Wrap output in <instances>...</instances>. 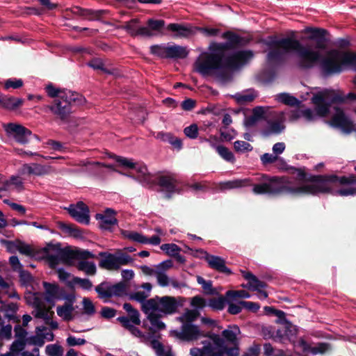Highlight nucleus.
Wrapping results in <instances>:
<instances>
[{
    "label": "nucleus",
    "instance_id": "774afa93",
    "mask_svg": "<svg viewBox=\"0 0 356 356\" xmlns=\"http://www.w3.org/2000/svg\"><path fill=\"white\" fill-rule=\"evenodd\" d=\"M172 267V262L171 260L163 261L156 266V271H160L161 273H166V271Z\"/></svg>",
    "mask_w": 356,
    "mask_h": 356
},
{
    "label": "nucleus",
    "instance_id": "39448f33",
    "mask_svg": "<svg viewBox=\"0 0 356 356\" xmlns=\"http://www.w3.org/2000/svg\"><path fill=\"white\" fill-rule=\"evenodd\" d=\"M320 67L325 76L339 74L348 67L356 70V54L337 49L330 50L321 59Z\"/></svg>",
    "mask_w": 356,
    "mask_h": 356
},
{
    "label": "nucleus",
    "instance_id": "cd10ccee",
    "mask_svg": "<svg viewBox=\"0 0 356 356\" xmlns=\"http://www.w3.org/2000/svg\"><path fill=\"white\" fill-rule=\"evenodd\" d=\"M74 311L73 302L71 301L65 302L63 305L58 306L56 309L58 316L67 321L73 318Z\"/></svg>",
    "mask_w": 356,
    "mask_h": 356
},
{
    "label": "nucleus",
    "instance_id": "c03bdc74",
    "mask_svg": "<svg viewBox=\"0 0 356 356\" xmlns=\"http://www.w3.org/2000/svg\"><path fill=\"white\" fill-rule=\"evenodd\" d=\"M123 308L129 314V318L134 324H140V314L138 310L134 309L129 303H124Z\"/></svg>",
    "mask_w": 356,
    "mask_h": 356
},
{
    "label": "nucleus",
    "instance_id": "20e7f679",
    "mask_svg": "<svg viewBox=\"0 0 356 356\" xmlns=\"http://www.w3.org/2000/svg\"><path fill=\"white\" fill-rule=\"evenodd\" d=\"M44 294L28 291L25 294L26 303L35 308L34 315L44 320L50 318V309L58 298L59 288L56 284L43 282Z\"/></svg>",
    "mask_w": 356,
    "mask_h": 356
},
{
    "label": "nucleus",
    "instance_id": "9d476101",
    "mask_svg": "<svg viewBox=\"0 0 356 356\" xmlns=\"http://www.w3.org/2000/svg\"><path fill=\"white\" fill-rule=\"evenodd\" d=\"M102 259L99 261V266L108 270H118L122 266L127 265L133 261L131 257L120 251L115 254L108 252H100Z\"/></svg>",
    "mask_w": 356,
    "mask_h": 356
},
{
    "label": "nucleus",
    "instance_id": "de8ad7c7",
    "mask_svg": "<svg viewBox=\"0 0 356 356\" xmlns=\"http://www.w3.org/2000/svg\"><path fill=\"white\" fill-rule=\"evenodd\" d=\"M277 99L285 104L290 106H299L300 102L288 93H281L277 96Z\"/></svg>",
    "mask_w": 356,
    "mask_h": 356
},
{
    "label": "nucleus",
    "instance_id": "49530a36",
    "mask_svg": "<svg viewBox=\"0 0 356 356\" xmlns=\"http://www.w3.org/2000/svg\"><path fill=\"white\" fill-rule=\"evenodd\" d=\"M239 333V329L236 326L229 327L228 329L225 330L222 332V336L224 338L229 341L235 344L237 335Z\"/></svg>",
    "mask_w": 356,
    "mask_h": 356
},
{
    "label": "nucleus",
    "instance_id": "9b49d317",
    "mask_svg": "<svg viewBox=\"0 0 356 356\" xmlns=\"http://www.w3.org/2000/svg\"><path fill=\"white\" fill-rule=\"evenodd\" d=\"M224 350L223 339L214 334L202 349L193 348L191 349L190 353L191 356H224Z\"/></svg>",
    "mask_w": 356,
    "mask_h": 356
},
{
    "label": "nucleus",
    "instance_id": "338daca9",
    "mask_svg": "<svg viewBox=\"0 0 356 356\" xmlns=\"http://www.w3.org/2000/svg\"><path fill=\"white\" fill-rule=\"evenodd\" d=\"M23 85V81L22 79H8L5 83V88L6 89L13 88H19L22 87Z\"/></svg>",
    "mask_w": 356,
    "mask_h": 356
},
{
    "label": "nucleus",
    "instance_id": "2f4dec72",
    "mask_svg": "<svg viewBox=\"0 0 356 356\" xmlns=\"http://www.w3.org/2000/svg\"><path fill=\"white\" fill-rule=\"evenodd\" d=\"M210 145L215 148L218 154L226 161L234 163L235 158L232 152L227 147L222 145H216L211 140H207Z\"/></svg>",
    "mask_w": 356,
    "mask_h": 356
},
{
    "label": "nucleus",
    "instance_id": "3c124183",
    "mask_svg": "<svg viewBox=\"0 0 356 356\" xmlns=\"http://www.w3.org/2000/svg\"><path fill=\"white\" fill-rule=\"evenodd\" d=\"M153 347L159 356H175L170 348H165L159 342L154 341Z\"/></svg>",
    "mask_w": 356,
    "mask_h": 356
},
{
    "label": "nucleus",
    "instance_id": "680f3d73",
    "mask_svg": "<svg viewBox=\"0 0 356 356\" xmlns=\"http://www.w3.org/2000/svg\"><path fill=\"white\" fill-rule=\"evenodd\" d=\"M24 343L20 340L15 341L10 348V351L15 355H17L18 353L24 348Z\"/></svg>",
    "mask_w": 356,
    "mask_h": 356
},
{
    "label": "nucleus",
    "instance_id": "4468645a",
    "mask_svg": "<svg viewBox=\"0 0 356 356\" xmlns=\"http://www.w3.org/2000/svg\"><path fill=\"white\" fill-rule=\"evenodd\" d=\"M335 113L330 122L332 127L341 129L344 133L356 132V124L346 116L343 111L334 108Z\"/></svg>",
    "mask_w": 356,
    "mask_h": 356
},
{
    "label": "nucleus",
    "instance_id": "a878e982",
    "mask_svg": "<svg viewBox=\"0 0 356 356\" xmlns=\"http://www.w3.org/2000/svg\"><path fill=\"white\" fill-rule=\"evenodd\" d=\"M142 310L147 315V318L151 323L149 330L153 332H156L157 331L163 330L165 328V323L160 320L161 316H159V314L151 311L148 312V310L145 308H142Z\"/></svg>",
    "mask_w": 356,
    "mask_h": 356
},
{
    "label": "nucleus",
    "instance_id": "aec40b11",
    "mask_svg": "<svg viewBox=\"0 0 356 356\" xmlns=\"http://www.w3.org/2000/svg\"><path fill=\"white\" fill-rule=\"evenodd\" d=\"M122 234L124 238L143 244H152L156 245L161 243V239L158 236H153L151 238H147L140 233L128 230H122Z\"/></svg>",
    "mask_w": 356,
    "mask_h": 356
},
{
    "label": "nucleus",
    "instance_id": "e2e57ef3",
    "mask_svg": "<svg viewBox=\"0 0 356 356\" xmlns=\"http://www.w3.org/2000/svg\"><path fill=\"white\" fill-rule=\"evenodd\" d=\"M284 332L286 334V339L290 341L292 340L297 332L296 326L287 323L284 327Z\"/></svg>",
    "mask_w": 356,
    "mask_h": 356
},
{
    "label": "nucleus",
    "instance_id": "473e14b6",
    "mask_svg": "<svg viewBox=\"0 0 356 356\" xmlns=\"http://www.w3.org/2000/svg\"><path fill=\"white\" fill-rule=\"evenodd\" d=\"M265 286L266 284L263 282L259 280L250 273L246 272V289L252 291H259Z\"/></svg>",
    "mask_w": 356,
    "mask_h": 356
},
{
    "label": "nucleus",
    "instance_id": "dca6fc26",
    "mask_svg": "<svg viewBox=\"0 0 356 356\" xmlns=\"http://www.w3.org/2000/svg\"><path fill=\"white\" fill-rule=\"evenodd\" d=\"M197 257L204 259L209 266L219 272L229 273L230 270L225 266V261L223 258L209 254L203 250L197 251Z\"/></svg>",
    "mask_w": 356,
    "mask_h": 356
},
{
    "label": "nucleus",
    "instance_id": "5701e85b",
    "mask_svg": "<svg viewBox=\"0 0 356 356\" xmlns=\"http://www.w3.org/2000/svg\"><path fill=\"white\" fill-rule=\"evenodd\" d=\"M54 339L53 333L46 327H36V335L31 338V341L33 344L42 346L44 340L51 341Z\"/></svg>",
    "mask_w": 356,
    "mask_h": 356
},
{
    "label": "nucleus",
    "instance_id": "4c0bfd02",
    "mask_svg": "<svg viewBox=\"0 0 356 356\" xmlns=\"http://www.w3.org/2000/svg\"><path fill=\"white\" fill-rule=\"evenodd\" d=\"M265 109L264 107L257 106L254 108L250 117H246V127L253 125L264 116Z\"/></svg>",
    "mask_w": 356,
    "mask_h": 356
},
{
    "label": "nucleus",
    "instance_id": "412c9836",
    "mask_svg": "<svg viewBox=\"0 0 356 356\" xmlns=\"http://www.w3.org/2000/svg\"><path fill=\"white\" fill-rule=\"evenodd\" d=\"M164 25L165 22L163 20L150 19L147 22V26H142L140 31L142 33V36L150 37L156 35L161 33Z\"/></svg>",
    "mask_w": 356,
    "mask_h": 356
},
{
    "label": "nucleus",
    "instance_id": "f257e3e1",
    "mask_svg": "<svg viewBox=\"0 0 356 356\" xmlns=\"http://www.w3.org/2000/svg\"><path fill=\"white\" fill-rule=\"evenodd\" d=\"M252 190L259 195L286 193L297 195L331 193L342 197L356 196V176L320 175L307 180L305 173L298 172L296 177L291 178L264 177L263 182L254 185Z\"/></svg>",
    "mask_w": 356,
    "mask_h": 356
},
{
    "label": "nucleus",
    "instance_id": "f3484780",
    "mask_svg": "<svg viewBox=\"0 0 356 356\" xmlns=\"http://www.w3.org/2000/svg\"><path fill=\"white\" fill-rule=\"evenodd\" d=\"M173 332L179 339L186 341L197 339L204 336V333L200 331L198 327L191 323H184L180 332L174 331Z\"/></svg>",
    "mask_w": 356,
    "mask_h": 356
},
{
    "label": "nucleus",
    "instance_id": "7c9ffc66",
    "mask_svg": "<svg viewBox=\"0 0 356 356\" xmlns=\"http://www.w3.org/2000/svg\"><path fill=\"white\" fill-rule=\"evenodd\" d=\"M136 179L144 184H150L152 182V176L148 173L146 166L136 163Z\"/></svg>",
    "mask_w": 356,
    "mask_h": 356
},
{
    "label": "nucleus",
    "instance_id": "6e6552de",
    "mask_svg": "<svg viewBox=\"0 0 356 356\" xmlns=\"http://www.w3.org/2000/svg\"><path fill=\"white\" fill-rule=\"evenodd\" d=\"M178 305L175 298L172 296H156L147 300L142 305L141 308H145L148 312L151 311L159 314V316L170 315L177 311Z\"/></svg>",
    "mask_w": 356,
    "mask_h": 356
},
{
    "label": "nucleus",
    "instance_id": "bb28decb",
    "mask_svg": "<svg viewBox=\"0 0 356 356\" xmlns=\"http://www.w3.org/2000/svg\"><path fill=\"white\" fill-rule=\"evenodd\" d=\"M297 346L300 347L304 352H310L313 355L323 354L329 349L328 344L324 343H318L310 348L309 344L303 339H300L298 341Z\"/></svg>",
    "mask_w": 356,
    "mask_h": 356
},
{
    "label": "nucleus",
    "instance_id": "bf43d9fd",
    "mask_svg": "<svg viewBox=\"0 0 356 356\" xmlns=\"http://www.w3.org/2000/svg\"><path fill=\"white\" fill-rule=\"evenodd\" d=\"M197 282L200 284L204 291L207 293H213L212 283L211 281H207L200 276L197 277Z\"/></svg>",
    "mask_w": 356,
    "mask_h": 356
},
{
    "label": "nucleus",
    "instance_id": "6ab92c4d",
    "mask_svg": "<svg viewBox=\"0 0 356 356\" xmlns=\"http://www.w3.org/2000/svg\"><path fill=\"white\" fill-rule=\"evenodd\" d=\"M115 211L107 209L103 213H97L96 219L99 221V227L103 229H110L113 226L117 225L118 220L115 217Z\"/></svg>",
    "mask_w": 356,
    "mask_h": 356
},
{
    "label": "nucleus",
    "instance_id": "69168bd1",
    "mask_svg": "<svg viewBox=\"0 0 356 356\" xmlns=\"http://www.w3.org/2000/svg\"><path fill=\"white\" fill-rule=\"evenodd\" d=\"M83 307L84 312L87 314L91 315L95 313V307L92 301L88 298H83Z\"/></svg>",
    "mask_w": 356,
    "mask_h": 356
},
{
    "label": "nucleus",
    "instance_id": "423d86ee",
    "mask_svg": "<svg viewBox=\"0 0 356 356\" xmlns=\"http://www.w3.org/2000/svg\"><path fill=\"white\" fill-rule=\"evenodd\" d=\"M340 96L333 90L323 89L313 95L312 102L315 106V112L310 108L302 109V118L307 121L314 120L316 116H326L330 112V104L333 102L342 101Z\"/></svg>",
    "mask_w": 356,
    "mask_h": 356
},
{
    "label": "nucleus",
    "instance_id": "72a5a7b5",
    "mask_svg": "<svg viewBox=\"0 0 356 356\" xmlns=\"http://www.w3.org/2000/svg\"><path fill=\"white\" fill-rule=\"evenodd\" d=\"M226 298L227 303H233L241 306L245 305V293L243 291H227Z\"/></svg>",
    "mask_w": 356,
    "mask_h": 356
},
{
    "label": "nucleus",
    "instance_id": "b1692460",
    "mask_svg": "<svg viewBox=\"0 0 356 356\" xmlns=\"http://www.w3.org/2000/svg\"><path fill=\"white\" fill-rule=\"evenodd\" d=\"M152 289V286L150 283H143L136 289L134 293L131 294L130 298L143 304L147 301L145 300L149 296Z\"/></svg>",
    "mask_w": 356,
    "mask_h": 356
},
{
    "label": "nucleus",
    "instance_id": "1a4fd4ad",
    "mask_svg": "<svg viewBox=\"0 0 356 356\" xmlns=\"http://www.w3.org/2000/svg\"><path fill=\"white\" fill-rule=\"evenodd\" d=\"M66 95L67 97L64 99H55L54 104L49 106L51 112L60 119H65L70 113L72 104H82L85 102L83 97L78 93L67 92Z\"/></svg>",
    "mask_w": 356,
    "mask_h": 356
},
{
    "label": "nucleus",
    "instance_id": "6e6d98bb",
    "mask_svg": "<svg viewBox=\"0 0 356 356\" xmlns=\"http://www.w3.org/2000/svg\"><path fill=\"white\" fill-rule=\"evenodd\" d=\"M226 303H227V298H224V297H218L217 298H213L212 300H211L210 302H209V305L213 308V309H222Z\"/></svg>",
    "mask_w": 356,
    "mask_h": 356
},
{
    "label": "nucleus",
    "instance_id": "a211bd4d",
    "mask_svg": "<svg viewBox=\"0 0 356 356\" xmlns=\"http://www.w3.org/2000/svg\"><path fill=\"white\" fill-rule=\"evenodd\" d=\"M67 211L71 216L78 222L88 224L90 219L88 208L82 202H79L75 205H70L67 208Z\"/></svg>",
    "mask_w": 356,
    "mask_h": 356
},
{
    "label": "nucleus",
    "instance_id": "603ef678",
    "mask_svg": "<svg viewBox=\"0 0 356 356\" xmlns=\"http://www.w3.org/2000/svg\"><path fill=\"white\" fill-rule=\"evenodd\" d=\"M244 181L242 179H235L222 182L220 184L221 190L238 188L243 186Z\"/></svg>",
    "mask_w": 356,
    "mask_h": 356
},
{
    "label": "nucleus",
    "instance_id": "0e129e2a",
    "mask_svg": "<svg viewBox=\"0 0 356 356\" xmlns=\"http://www.w3.org/2000/svg\"><path fill=\"white\" fill-rule=\"evenodd\" d=\"M161 249L165 251L167 254L170 255H175L179 251L178 246L175 244H163L161 246Z\"/></svg>",
    "mask_w": 356,
    "mask_h": 356
},
{
    "label": "nucleus",
    "instance_id": "5fc2aeb1",
    "mask_svg": "<svg viewBox=\"0 0 356 356\" xmlns=\"http://www.w3.org/2000/svg\"><path fill=\"white\" fill-rule=\"evenodd\" d=\"M130 333L139 339L140 342L146 343L148 342L150 339L151 336L149 334H144L143 332H141L138 328L136 327H134L131 328V330L130 331Z\"/></svg>",
    "mask_w": 356,
    "mask_h": 356
},
{
    "label": "nucleus",
    "instance_id": "2eb2a0df",
    "mask_svg": "<svg viewBox=\"0 0 356 356\" xmlns=\"http://www.w3.org/2000/svg\"><path fill=\"white\" fill-rule=\"evenodd\" d=\"M99 296L102 299H107L113 296H122L126 293V285L122 282L111 285L101 284L95 288Z\"/></svg>",
    "mask_w": 356,
    "mask_h": 356
},
{
    "label": "nucleus",
    "instance_id": "ea45409f",
    "mask_svg": "<svg viewBox=\"0 0 356 356\" xmlns=\"http://www.w3.org/2000/svg\"><path fill=\"white\" fill-rule=\"evenodd\" d=\"M23 103V100L15 97H3L0 100L1 106L9 110H14L20 106Z\"/></svg>",
    "mask_w": 356,
    "mask_h": 356
},
{
    "label": "nucleus",
    "instance_id": "7ed1b4c3",
    "mask_svg": "<svg viewBox=\"0 0 356 356\" xmlns=\"http://www.w3.org/2000/svg\"><path fill=\"white\" fill-rule=\"evenodd\" d=\"M265 44L267 47L265 70L270 74L277 70L290 51L296 53L298 65L301 68H312L321 60V55L318 50L309 45H303L293 37L281 39L270 37Z\"/></svg>",
    "mask_w": 356,
    "mask_h": 356
},
{
    "label": "nucleus",
    "instance_id": "f704fd0d",
    "mask_svg": "<svg viewBox=\"0 0 356 356\" xmlns=\"http://www.w3.org/2000/svg\"><path fill=\"white\" fill-rule=\"evenodd\" d=\"M285 126L282 122L280 121H269L267 127L264 131L265 136H269L272 134H279L284 131Z\"/></svg>",
    "mask_w": 356,
    "mask_h": 356
},
{
    "label": "nucleus",
    "instance_id": "0eeeda50",
    "mask_svg": "<svg viewBox=\"0 0 356 356\" xmlns=\"http://www.w3.org/2000/svg\"><path fill=\"white\" fill-rule=\"evenodd\" d=\"M42 254L51 268H56L60 264L70 265L72 264V259L75 256H79L83 259L94 257V255L87 250H79L76 252L63 250L57 249L52 245H48L45 247L42 250Z\"/></svg>",
    "mask_w": 356,
    "mask_h": 356
},
{
    "label": "nucleus",
    "instance_id": "393cba45",
    "mask_svg": "<svg viewBox=\"0 0 356 356\" xmlns=\"http://www.w3.org/2000/svg\"><path fill=\"white\" fill-rule=\"evenodd\" d=\"M155 277L156 278L158 285L161 287L171 286L175 289H179L183 286V284L176 279L170 277L166 273L156 271Z\"/></svg>",
    "mask_w": 356,
    "mask_h": 356
},
{
    "label": "nucleus",
    "instance_id": "c9c22d12",
    "mask_svg": "<svg viewBox=\"0 0 356 356\" xmlns=\"http://www.w3.org/2000/svg\"><path fill=\"white\" fill-rule=\"evenodd\" d=\"M108 157L113 159L118 163V166L124 170H134L136 168V163L132 159L111 154H108Z\"/></svg>",
    "mask_w": 356,
    "mask_h": 356
},
{
    "label": "nucleus",
    "instance_id": "37998d69",
    "mask_svg": "<svg viewBox=\"0 0 356 356\" xmlns=\"http://www.w3.org/2000/svg\"><path fill=\"white\" fill-rule=\"evenodd\" d=\"M200 315L199 311L196 309H186L185 312L177 319L184 323H191L194 321Z\"/></svg>",
    "mask_w": 356,
    "mask_h": 356
},
{
    "label": "nucleus",
    "instance_id": "052dcab7",
    "mask_svg": "<svg viewBox=\"0 0 356 356\" xmlns=\"http://www.w3.org/2000/svg\"><path fill=\"white\" fill-rule=\"evenodd\" d=\"M74 283L79 284L82 289L89 290L92 288V282L88 279L74 277L72 279Z\"/></svg>",
    "mask_w": 356,
    "mask_h": 356
},
{
    "label": "nucleus",
    "instance_id": "c756f323",
    "mask_svg": "<svg viewBox=\"0 0 356 356\" xmlns=\"http://www.w3.org/2000/svg\"><path fill=\"white\" fill-rule=\"evenodd\" d=\"M303 32L309 33V39L316 40L318 44L325 41V37L327 31L325 29L307 27L305 29Z\"/></svg>",
    "mask_w": 356,
    "mask_h": 356
},
{
    "label": "nucleus",
    "instance_id": "ddd939ff",
    "mask_svg": "<svg viewBox=\"0 0 356 356\" xmlns=\"http://www.w3.org/2000/svg\"><path fill=\"white\" fill-rule=\"evenodd\" d=\"M3 127L9 138L22 145L28 143L33 136L29 129L19 124H3Z\"/></svg>",
    "mask_w": 356,
    "mask_h": 356
},
{
    "label": "nucleus",
    "instance_id": "864d4df0",
    "mask_svg": "<svg viewBox=\"0 0 356 356\" xmlns=\"http://www.w3.org/2000/svg\"><path fill=\"white\" fill-rule=\"evenodd\" d=\"M63 353L60 346L56 344H50L46 346V354L48 356H62Z\"/></svg>",
    "mask_w": 356,
    "mask_h": 356
},
{
    "label": "nucleus",
    "instance_id": "8fccbe9b",
    "mask_svg": "<svg viewBox=\"0 0 356 356\" xmlns=\"http://www.w3.org/2000/svg\"><path fill=\"white\" fill-rule=\"evenodd\" d=\"M142 26H138V19H134L128 22L124 26V29L131 35H142L140 29Z\"/></svg>",
    "mask_w": 356,
    "mask_h": 356
},
{
    "label": "nucleus",
    "instance_id": "13d9d810",
    "mask_svg": "<svg viewBox=\"0 0 356 356\" xmlns=\"http://www.w3.org/2000/svg\"><path fill=\"white\" fill-rule=\"evenodd\" d=\"M191 305L194 308V309L199 311V309H201L206 306V302L204 298L197 296L191 298Z\"/></svg>",
    "mask_w": 356,
    "mask_h": 356
},
{
    "label": "nucleus",
    "instance_id": "4be33fe9",
    "mask_svg": "<svg viewBox=\"0 0 356 356\" xmlns=\"http://www.w3.org/2000/svg\"><path fill=\"white\" fill-rule=\"evenodd\" d=\"M167 29L172 31L175 38H187L196 33L197 28L179 24H170Z\"/></svg>",
    "mask_w": 356,
    "mask_h": 356
},
{
    "label": "nucleus",
    "instance_id": "a19ab883",
    "mask_svg": "<svg viewBox=\"0 0 356 356\" xmlns=\"http://www.w3.org/2000/svg\"><path fill=\"white\" fill-rule=\"evenodd\" d=\"M9 193L12 191L20 192L24 190V182L21 177L12 176L8 179Z\"/></svg>",
    "mask_w": 356,
    "mask_h": 356
},
{
    "label": "nucleus",
    "instance_id": "79ce46f5",
    "mask_svg": "<svg viewBox=\"0 0 356 356\" xmlns=\"http://www.w3.org/2000/svg\"><path fill=\"white\" fill-rule=\"evenodd\" d=\"M77 268L89 275H93L96 273V266L92 261L81 260L77 264Z\"/></svg>",
    "mask_w": 356,
    "mask_h": 356
},
{
    "label": "nucleus",
    "instance_id": "a18cd8bd",
    "mask_svg": "<svg viewBox=\"0 0 356 356\" xmlns=\"http://www.w3.org/2000/svg\"><path fill=\"white\" fill-rule=\"evenodd\" d=\"M157 138H160L161 140L168 142L177 149H180L182 147L181 140L178 138L173 136L170 134L159 133Z\"/></svg>",
    "mask_w": 356,
    "mask_h": 356
},
{
    "label": "nucleus",
    "instance_id": "4d7b16f0",
    "mask_svg": "<svg viewBox=\"0 0 356 356\" xmlns=\"http://www.w3.org/2000/svg\"><path fill=\"white\" fill-rule=\"evenodd\" d=\"M184 134L191 139H195L198 136V127L197 124H192L184 129Z\"/></svg>",
    "mask_w": 356,
    "mask_h": 356
},
{
    "label": "nucleus",
    "instance_id": "e433bc0d",
    "mask_svg": "<svg viewBox=\"0 0 356 356\" xmlns=\"http://www.w3.org/2000/svg\"><path fill=\"white\" fill-rule=\"evenodd\" d=\"M8 248L10 250H12L13 248H15V250L19 251L21 254L29 257L33 256L34 253L33 250L30 245L22 242H17L16 243L9 242L8 243Z\"/></svg>",
    "mask_w": 356,
    "mask_h": 356
},
{
    "label": "nucleus",
    "instance_id": "09e8293b",
    "mask_svg": "<svg viewBox=\"0 0 356 356\" xmlns=\"http://www.w3.org/2000/svg\"><path fill=\"white\" fill-rule=\"evenodd\" d=\"M53 168L51 165H44L33 163V175L36 176H44L52 172Z\"/></svg>",
    "mask_w": 356,
    "mask_h": 356
},
{
    "label": "nucleus",
    "instance_id": "f8f14e48",
    "mask_svg": "<svg viewBox=\"0 0 356 356\" xmlns=\"http://www.w3.org/2000/svg\"><path fill=\"white\" fill-rule=\"evenodd\" d=\"M151 52L161 58H184L188 54L186 47L169 44L152 46Z\"/></svg>",
    "mask_w": 356,
    "mask_h": 356
},
{
    "label": "nucleus",
    "instance_id": "f03ea898",
    "mask_svg": "<svg viewBox=\"0 0 356 356\" xmlns=\"http://www.w3.org/2000/svg\"><path fill=\"white\" fill-rule=\"evenodd\" d=\"M227 40L225 43H210L207 51H202L194 63V71L202 76H212L224 82L228 79L231 70L236 69L245 62L243 51H237L233 55L227 56V51L238 49L241 40L235 34L224 33Z\"/></svg>",
    "mask_w": 356,
    "mask_h": 356
},
{
    "label": "nucleus",
    "instance_id": "58836bf2",
    "mask_svg": "<svg viewBox=\"0 0 356 356\" xmlns=\"http://www.w3.org/2000/svg\"><path fill=\"white\" fill-rule=\"evenodd\" d=\"M45 90L47 95L50 97L56 98L55 99H64V97H67L66 92H71L70 90H62L56 88L52 84H48L46 86Z\"/></svg>",
    "mask_w": 356,
    "mask_h": 356
},
{
    "label": "nucleus",
    "instance_id": "c85d7f7f",
    "mask_svg": "<svg viewBox=\"0 0 356 356\" xmlns=\"http://www.w3.org/2000/svg\"><path fill=\"white\" fill-rule=\"evenodd\" d=\"M159 184L163 190L169 193L167 195L170 197V194L177 191L176 181L171 176H163L159 179Z\"/></svg>",
    "mask_w": 356,
    "mask_h": 356
}]
</instances>
